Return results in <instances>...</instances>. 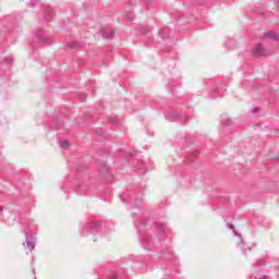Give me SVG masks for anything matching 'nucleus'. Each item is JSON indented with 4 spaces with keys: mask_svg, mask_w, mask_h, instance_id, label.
I'll return each instance as SVG.
<instances>
[{
    "mask_svg": "<svg viewBox=\"0 0 279 279\" xmlns=\"http://www.w3.org/2000/svg\"><path fill=\"white\" fill-rule=\"evenodd\" d=\"M275 3H277V5H279V0H275Z\"/></svg>",
    "mask_w": 279,
    "mask_h": 279,
    "instance_id": "b1692460",
    "label": "nucleus"
},
{
    "mask_svg": "<svg viewBox=\"0 0 279 279\" xmlns=\"http://www.w3.org/2000/svg\"><path fill=\"white\" fill-rule=\"evenodd\" d=\"M83 189H84V185L78 186V187H77V190H76V191H77V193H80V191H82Z\"/></svg>",
    "mask_w": 279,
    "mask_h": 279,
    "instance_id": "aec40b11",
    "label": "nucleus"
},
{
    "mask_svg": "<svg viewBox=\"0 0 279 279\" xmlns=\"http://www.w3.org/2000/svg\"><path fill=\"white\" fill-rule=\"evenodd\" d=\"M60 146L62 149H69V141L66 140H60Z\"/></svg>",
    "mask_w": 279,
    "mask_h": 279,
    "instance_id": "ddd939ff",
    "label": "nucleus"
},
{
    "mask_svg": "<svg viewBox=\"0 0 279 279\" xmlns=\"http://www.w3.org/2000/svg\"><path fill=\"white\" fill-rule=\"evenodd\" d=\"M221 123H222V125H231L232 120H230V118H228L227 116H222L221 117Z\"/></svg>",
    "mask_w": 279,
    "mask_h": 279,
    "instance_id": "9b49d317",
    "label": "nucleus"
},
{
    "mask_svg": "<svg viewBox=\"0 0 279 279\" xmlns=\"http://www.w3.org/2000/svg\"><path fill=\"white\" fill-rule=\"evenodd\" d=\"M221 97V95H219V92L217 90H214L211 94H210V99H217Z\"/></svg>",
    "mask_w": 279,
    "mask_h": 279,
    "instance_id": "2eb2a0df",
    "label": "nucleus"
},
{
    "mask_svg": "<svg viewBox=\"0 0 279 279\" xmlns=\"http://www.w3.org/2000/svg\"><path fill=\"white\" fill-rule=\"evenodd\" d=\"M1 210H3V207L0 206V213H1Z\"/></svg>",
    "mask_w": 279,
    "mask_h": 279,
    "instance_id": "a878e982",
    "label": "nucleus"
},
{
    "mask_svg": "<svg viewBox=\"0 0 279 279\" xmlns=\"http://www.w3.org/2000/svg\"><path fill=\"white\" fill-rule=\"evenodd\" d=\"M258 112V108L253 109V113Z\"/></svg>",
    "mask_w": 279,
    "mask_h": 279,
    "instance_id": "5701e85b",
    "label": "nucleus"
},
{
    "mask_svg": "<svg viewBox=\"0 0 279 279\" xmlns=\"http://www.w3.org/2000/svg\"><path fill=\"white\" fill-rule=\"evenodd\" d=\"M129 20L132 21V16H129Z\"/></svg>",
    "mask_w": 279,
    "mask_h": 279,
    "instance_id": "bb28decb",
    "label": "nucleus"
},
{
    "mask_svg": "<svg viewBox=\"0 0 279 279\" xmlns=\"http://www.w3.org/2000/svg\"><path fill=\"white\" fill-rule=\"evenodd\" d=\"M199 153L195 151L194 155L197 156Z\"/></svg>",
    "mask_w": 279,
    "mask_h": 279,
    "instance_id": "393cba45",
    "label": "nucleus"
},
{
    "mask_svg": "<svg viewBox=\"0 0 279 279\" xmlns=\"http://www.w3.org/2000/svg\"><path fill=\"white\" fill-rule=\"evenodd\" d=\"M110 123L117 124V118H111V119H110Z\"/></svg>",
    "mask_w": 279,
    "mask_h": 279,
    "instance_id": "a211bd4d",
    "label": "nucleus"
},
{
    "mask_svg": "<svg viewBox=\"0 0 279 279\" xmlns=\"http://www.w3.org/2000/svg\"><path fill=\"white\" fill-rule=\"evenodd\" d=\"M238 247L242 250V252H246V250H252L251 247L245 248V242L243 241V238L240 236V242L238 244Z\"/></svg>",
    "mask_w": 279,
    "mask_h": 279,
    "instance_id": "9d476101",
    "label": "nucleus"
},
{
    "mask_svg": "<svg viewBox=\"0 0 279 279\" xmlns=\"http://www.w3.org/2000/svg\"><path fill=\"white\" fill-rule=\"evenodd\" d=\"M229 229L232 230L233 234H235V236H239V233H236V230H234V225H229Z\"/></svg>",
    "mask_w": 279,
    "mask_h": 279,
    "instance_id": "dca6fc26",
    "label": "nucleus"
},
{
    "mask_svg": "<svg viewBox=\"0 0 279 279\" xmlns=\"http://www.w3.org/2000/svg\"><path fill=\"white\" fill-rule=\"evenodd\" d=\"M156 230L159 234V239L157 240V243H160V241H162V239L165 238V232H167V225L166 223H156L155 225Z\"/></svg>",
    "mask_w": 279,
    "mask_h": 279,
    "instance_id": "20e7f679",
    "label": "nucleus"
},
{
    "mask_svg": "<svg viewBox=\"0 0 279 279\" xmlns=\"http://www.w3.org/2000/svg\"><path fill=\"white\" fill-rule=\"evenodd\" d=\"M51 16H53V9H51V7H48L44 11V19L45 21H51Z\"/></svg>",
    "mask_w": 279,
    "mask_h": 279,
    "instance_id": "0eeeda50",
    "label": "nucleus"
},
{
    "mask_svg": "<svg viewBox=\"0 0 279 279\" xmlns=\"http://www.w3.org/2000/svg\"><path fill=\"white\" fill-rule=\"evenodd\" d=\"M36 230V225L32 223L28 225L27 229H24V234L26 239V246L28 247L29 252H34V247H36V241L32 236V232Z\"/></svg>",
    "mask_w": 279,
    "mask_h": 279,
    "instance_id": "f03ea898",
    "label": "nucleus"
},
{
    "mask_svg": "<svg viewBox=\"0 0 279 279\" xmlns=\"http://www.w3.org/2000/svg\"><path fill=\"white\" fill-rule=\"evenodd\" d=\"M109 279H117V275H116V274L111 275V276L109 277Z\"/></svg>",
    "mask_w": 279,
    "mask_h": 279,
    "instance_id": "412c9836",
    "label": "nucleus"
},
{
    "mask_svg": "<svg viewBox=\"0 0 279 279\" xmlns=\"http://www.w3.org/2000/svg\"><path fill=\"white\" fill-rule=\"evenodd\" d=\"M37 38L40 40V43H44V45H51V41L40 34L37 35Z\"/></svg>",
    "mask_w": 279,
    "mask_h": 279,
    "instance_id": "f8f14e48",
    "label": "nucleus"
},
{
    "mask_svg": "<svg viewBox=\"0 0 279 279\" xmlns=\"http://www.w3.org/2000/svg\"><path fill=\"white\" fill-rule=\"evenodd\" d=\"M169 32H170V29H169V27H163V28H161V31H160V36H161V38H169Z\"/></svg>",
    "mask_w": 279,
    "mask_h": 279,
    "instance_id": "6e6552de",
    "label": "nucleus"
},
{
    "mask_svg": "<svg viewBox=\"0 0 279 279\" xmlns=\"http://www.w3.org/2000/svg\"><path fill=\"white\" fill-rule=\"evenodd\" d=\"M13 61H14V59H12V57H8L5 59L7 64H12Z\"/></svg>",
    "mask_w": 279,
    "mask_h": 279,
    "instance_id": "f3484780",
    "label": "nucleus"
},
{
    "mask_svg": "<svg viewBox=\"0 0 279 279\" xmlns=\"http://www.w3.org/2000/svg\"><path fill=\"white\" fill-rule=\"evenodd\" d=\"M255 279H267V277H265V276H263V277L255 276Z\"/></svg>",
    "mask_w": 279,
    "mask_h": 279,
    "instance_id": "4be33fe9",
    "label": "nucleus"
},
{
    "mask_svg": "<svg viewBox=\"0 0 279 279\" xmlns=\"http://www.w3.org/2000/svg\"><path fill=\"white\" fill-rule=\"evenodd\" d=\"M141 243L144 250H151L154 247V244L156 241L151 242V238L149 235L145 234L141 236Z\"/></svg>",
    "mask_w": 279,
    "mask_h": 279,
    "instance_id": "7ed1b4c3",
    "label": "nucleus"
},
{
    "mask_svg": "<svg viewBox=\"0 0 279 279\" xmlns=\"http://www.w3.org/2000/svg\"><path fill=\"white\" fill-rule=\"evenodd\" d=\"M69 47H70L71 51H75V49H77V47H80V44H77V41H71L69 44Z\"/></svg>",
    "mask_w": 279,
    "mask_h": 279,
    "instance_id": "4468645a",
    "label": "nucleus"
},
{
    "mask_svg": "<svg viewBox=\"0 0 279 279\" xmlns=\"http://www.w3.org/2000/svg\"><path fill=\"white\" fill-rule=\"evenodd\" d=\"M99 232H101V225L99 222H88L83 229H82V235L83 236H92L93 241H97L95 236H99Z\"/></svg>",
    "mask_w": 279,
    "mask_h": 279,
    "instance_id": "f257e3e1",
    "label": "nucleus"
},
{
    "mask_svg": "<svg viewBox=\"0 0 279 279\" xmlns=\"http://www.w3.org/2000/svg\"><path fill=\"white\" fill-rule=\"evenodd\" d=\"M114 36V32L110 29H102V37L105 38H112Z\"/></svg>",
    "mask_w": 279,
    "mask_h": 279,
    "instance_id": "1a4fd4ad",
    "label": "nucleus"
},
{
    "mask_svg": "<svg viewBox=\"0 0 279 279\" xmlns=\"http://www.w3.org/2000/svg\"><path fill=\"white\" fill-rule=\"evenodd\" d=\"M253 54L256 57V58H262V56H267V51L265 49V47H263V44H258L254 50H253Z\"/></svg>",
    "mask_w": 279,
    "mask_h": 279,
    "instance_id": "39448f33",
    "label": "nucleus"
},
{
    "mask_svg": "<svg viewBox=\"0 0 279 279\" xmlns=\"http://www.w3.org/2000/svg\"><path fill=\"white\" fill-rule=\"evenodd\" d=\"M257 263L258 265H265V259H259Z\"/></svg>",
    "mask_w": 279,
    "mask_h": 279,
    "instance_id": "6ab92c4d",
    "label": "nucleus"
},
{
    "mask_svg": "<svg viewBox=\"0 0 279 279\" xmlns=\"http://www.w3.org/2000/svg\"><path fill=\"white\" fill-rule=\"evenodd\" d=\"M264 38L267 40H278L279 34L276 32L269 31V32L265 33Z\"/></svg>",
    "mask_w": 279,
    "mask_h": 279,
    "instance_id": "423d86ee",
    "label": "nucleus"
}]
</instances>
